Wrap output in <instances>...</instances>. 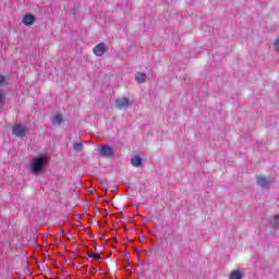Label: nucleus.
Here are the masks:
<instances>
[{
	"instance_id": "obj_15",
	"label": "nucleus",
	"mask_w": 279,
	"mask_h": 279,
	"mask_svg": "<svg viewBox=\"0 0 279 279\" xmlns=\"http://www.w3.org/2000/svg\"><path fill=\"white\" fill-rule=\"evenodd\" d=\"M271 223H272L274 228H279V215L274 216Z\"/></svg>"
},
{
	"instance_id": "obj_11",
	"label": "nucleus",
	"mask_w": 279,
	"mask_h": 279,
	"mask_svg": "<svg viewBox=\"0 0 279 279\" xmlns=\"http://www.w3.org/2000/svg\"><path fill=\"white\" fill-rule=\"evenodd\" d=\"M63 119H62V114L58 113L54 116L52 123L53 125H60V123H62Z\"/></svg>"
},
{
	"instance_id": "obj_2",
	"label": "nucleus",
	"mask_w": 279,
	"mask_h": 279,
	"mask_svg": "<svg viewBox=\"0 0 279 279\" xmlns=\"http://www.w3.org/2000/svg\"><path fill=\"white\" fill-rule=\"evenodd\" d=\"M12 132H13L14 136L21 138V137L25 136V133L27 132V128L22 124H15L12 128Z\"/></svg>"
},
{
	"instance_id": "obj_16",
	"label": "nucleus",
	"mask_w": 279,
	"mask_h": 279,
	"mask_svg": "<svg viewBox=\"0 0 279 279\" xmlns=\"http://www.w3.org/2000/svg\"><path fill=\"white\" fill-rule=\"evenodd\" d=\"M5 82H8V76L0 75V86L5 84Z\"/></svg>"
},
{
	"instance_id": "obj_7",
	"label": "nucleus",
	"mask_w": 279,
	"mask_h": 279,
	"mask_svg": "<svg viewBox=\"0 0 279 279\" xmlns=\"http://www.w3.org/2000/svg\"><path fill=\"white\" fill-rule=\"evenodd\" d=\"M100 154L105 158H112V156H114V151L110 148V146H102L100 149Z\"/></svg>"
},
{
	"instance_id": "obj_3",
	"label": "nucleus",
	"mask_w": 279,
	"mask_h": 279,
	"mask_svg": "<svg viewBox=\"0 0 279 279\" xmlns=\"http://www.w3.org/2000/svg\"><path fill=\"white\" fill-rule=\"evenodd\" d=\"M106 51H108V47H106V44L104 43H99L93 48V53L96 54L98 58H101V56H104Z\"/></svg>"
},
{
	"instance_id": "obj_1",
	"label": "nucleus",
	"mask_w": 279,
	"mask_h": 279,
	"mask_svg": "<svg viewBox=\"0 0 279 279\" xmlns=\"http://www.w3.org/2000/svg\"><path fill=\"white\" fill-rule=\"evenodd\" d=\"M47 162H49V158H47V156L35 158L31 162V170L33 173H40Z\"/></svg>"
},
{
	"instance_id": "obj_8",
	"label": "nucleus",
	"mask_w": 279,
	"mask_h": 279,
	"mask_svg": "<svg viewBox=\"0 0 279 279\" xmlns=\"http://www.w3.org/2000/svg\"><path fill=\"white\" fill-rule=\"evenodd\" d=\"M135 81L137 82V84H145L147 82V74L143 72H137L135 74Z\"/></svg>"
},
{
	"instance_id": "obj_12",
	"label": "nucleus",
	"mask_w": 279,
	"mask_h": 279,
	"mask_svg": "<svg viewBox=\"0 0 279 279\" xmlns=\"http://www.w3.org/2000/svg\"><path fill=\"white\" fill-rule=\"evenodd\" d=\"M3 106H5V92L0 89V108H3Z\"/></svg>"
},
{
	"instance_id": "obj_13",
	"label": "nucleus",
	"mask_w": 279,
	"mask_h": 279,
	"mask_svg": "<svg viewBox=\"0 0 279 279\" xmlns=\"http://www.w3.org/2000/svg\"><path fill=\"white\" fill-rule=\"evenodd\" d=\"M73 149H74V151H77V153L84 151V144L76 143V144L73 145Z\"/></svg>"
},
{
	"instance_id": "obj_14",
	"label": "nucleus",
	"mask_w": 279,
	"mask_h": 279,
	"mask_svg": "<svg viewBox=\"0 0 279 279\" xmlns=\"http://www.w3.org/2000/svg\"><path fill=\"white\" fill-rule=\"evenodd\" d=\"M89 258H95V260H100L101 259V254L99 253H88Z\"/></svg>"
},
{
	"instance_id": "obj_5",
	"label": "nucleus",
	"mask_w": 279,
	"mask_h": 279,
	"mask_svg": "<svg viewBox=\"0 0 279 279\" xmlns=\"http://www.w3.org/2000/svg\"><path fill=\"white\" fill-rule=\"evenodd\" d=\"M272 182H274V178L267 179V177H264V175L257 177V184L263 189L269 186V184H271Z\"/></svg>"
},
{
	"instance_id": "obj_6",
	"label": "nucleus",
	"mask_w": 279,
	"mask_h": 279,
	"mask_svg": "<svg viewBox=\"0 0 279 279\" xmlns=\"http://www.w3.org/2000/svg\"><path fill=\"white\" fill-rule=\"evenodd\" d=\"M23 25L29 27V25H34L36 23V16L32 13H26L22 20Z\"/></svg>"
},
{
	"instance_id": "obj_10",
	"label": "nucleus",
	"mask_w": 279,
	"mask_h": 279,
	"mask_svg": "<svg viewBox=\"0 0 279 279\" xmlns=\"http://www.w3.org/2000/svg\"><path fill=\"white\" fill-rule=\"evenodd\" d=\"M229 279H243V274H241L239 270H232L229 275Z\"/></svg>"
},
{
	"instance_id": "obj_4",
	"label": "nucleus",
	"mask_w": 279,
	"mask_h": 279,
	"mask_svg": "<svg viewBox=\"0 0 279 279\" xmlns=\"http://www.w3.org/2000/svg\"><path fill=\"white\" fill-rule=\"evenodd\" d=\"M130 107V98L123 97L122 99L116 100V108L119 110H128Z\"/></svg>"
},
{
	"instance_id": "obj_17",
	"label": "nucleus",
	"mask_w": 279,
	"mask_h": 279,
	"mask_svg": "<svg viewBox=\"0 0 279 279\" xmlns=\"http://www.w3.org/2000/svg\"><path fill=\"white\" fill-rule=\"evenodd\" d=\"M275 49L279 51V38L275 39Z\"/></svg>"
},
{
	"instance_id": "obj_9",
	"label": "nucleus",
	"mask_w": 279,
	"mask_h": 279,
	"mask_svg": "<svg viewBox=\"0 0 279 279\" xmlns=\"http://www.w3.org/2000/svg\"><path fill=\"white\" fill-rule=\"evenodd\" d=\"M132 167H143V159L140 156H134L131 159Z\"/></svg>"
}]
</instances>
